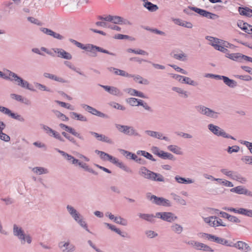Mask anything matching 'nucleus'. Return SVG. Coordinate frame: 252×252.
<instances>
[{"label": "nucleus", "instance_id": "f257e3e1", "mask_svg": "<svg viewBox=\"0 0 252 252\" xmlns=\"http://www.w3.org/2000/svg\"><path fill=\"white\" fill-rule=\"evenodd\" d=\"M138 173L143 178L152 181L161 182L165 181L164 178L162 175L152 171L144 166L139 169Z\"/></svg>", "mask_w": 252, "mask_h": 252}, {"label": "nucleus", "instance_id": "f03ea898", "mask_svg": "<svg viewBox=\"0 0 252 252\" xmlns=\"http://www.w3.org/2000/svg\"><path fill=\"white\" fill-rule=\"evenodd\" d=\"M190 10L194 11V12L199 14L200 15L207 18L209 19L215 20L219 17V16L216 14L210 12L205 10L200 9L196 7L189 6L187 8L184 9V11L189 14V10Z\"/></svg>", "mask_w": 252, "mask_h": 252}, {"label": "nucleus", "instance_id": "7ed1b4c3", "mask_svg": "<svg viewBox=\"0 0 252 252\" xmlns=\"http://www.w3.org/2000/svg\"><path fill=\"white\" fill-rule=\"evenodd\" d=\"M195 108L201 115H205L207 117L213 119H217L218 118L219 113L215 112L212 109L204 105H198L195 107Z\"/></svg>", "mask_w": 252, "mask_h": 252}, {"label": "nucleus", "instance_id": "20e7f679", "mask_svg": "<svg viewBox=\"0 0 252 252\" xmlns=\"http://www.w3.org/2000/svg\"><path fill=\"white\" fill-rule=\"evenodd\" d=\"M115 127L119 132L129 136H140L138 132L133 126L115 124Z\"/></svg>", "mask_w": 252, "mask_h": 252}, {"label": "nucleus", "instance_id": "39448f33", "mask_svg": "<svg viewBox=\"0 0 252 252\" xmlns=\"http://www.w3.org/2000/svg\"><path fill=\"white\" fill-rule=\"evenodd\" d=\"M208 128L211 132L218 136H222L224 138L235 140L233 136L227 134L224 130L218 126L210 124L208 125Z\"/></svg>", "mask_w": 252, "mask_h": 252}, {"label": "nucleus", "instance_id": "423d86ee", "mask_svg": "<svg viewBox=\"0 0 252 252\" xmlns=\"http://www.w3.org/2000/svg\"><path fill=\"white\" fill-rule=\"evenodd\" d=\"M220 172L223 174L229 177L230 179L240 182L241 183H244L247 181L245 178L242 177L236 172L228 170L227 169L224 168L220 169Z\"/></svg>", "mask_w": 252, "mask_h": 252}, {"label": "nucleus", "instance_id": "0eeeda50", "mask_svg": "<svg viewBox=\"0 0 252 252\" xmlns=\"http://www.w3.org/2000/svg\"><path fill=\"white\" fill-rule=\"evenodd\" d=\"M148 198L152 202L157 205L163 206L164 207H170L171 204L170 201L161 197H158L155 195H147Z\"/></svg>", "mask_w": 252, "mask_h": 252}, {"label": "nucleus", "instance_id": "6e6552de", "mask_svg": "<svg viewBox=\"0 0 252 252\" xmlns=\"http://www.w3.org/2000/svg\"><path fill=\"white\" fill-rule=\"evenodd\" d=\"M83 49L85 50L88 52H91L92 53V56L93 57L96 56V54L95 52V51L107 54L114 56H116V54L110 52L108 50L104 49L98 46L94 45L93 44H88L86 46H84V48H83Z\"/></svg>", "mask_w": 252, "mask_h": 252}, {"label": "nucleus", "instance_id": "1a4fd4ad", "mask_svg": "<svg viewBox=\"0 0 252 252\" xmlns=\"http://www.w3.org/2000/svg\"><path fill=\"white\" fill-rule=\"evenodd\" d=\"M155 217L169 222H172L178 219L172 212H158L156 213Z\"/></svg>", "mask_w": 252, "mask_h": 252}, {"label": "nucleus", "instance_id": "9d476101", "mask_svg": "<svg viewBox=\"0 0 252 252\" xmlns=\"http://www.w3.org/2000/svg\"><path fill=\"white\" fill-rule=\"evenodd\" d=\"M56 150L58 153L61 154L63 158L69 163L72 164H74L76 166L78 165L79 167H81L83 162L80 161L79 160L76 159L74 157L64 151H61L59 149H56Z\"/></svg>", "mask_w": 252, "mask_h": 252}, {"label": "nucleus", "instance_id": "9b49d317", "mask_svg": "<svg viewBox=\"0 0 252 252\" xmlns=\"http://www.w3.org/2000/svg\"><path fill=\"white\" fill-rule=\"evenodd\" d=\"M58 247L62 252H74L76 249L75 246L69 240L60 242Z\"/></svg>", "mask_w": 252, "mask_h": 252}, {"label": "nucleus", "instance_id": "f8f14e48", "mask_svg": "<svg viewBox=\"0 0 252 252\" xmlns=\"http://www.w3.org/2000/svg\"><path fill=\"white\" fill-rule=\"evenodd\" d=\"M0 112L9 116L14 119L19 121L20 122H24L25 121V118L21 115L12 113L10 109L4 106H0Z\"/></svg>", "mask_w": 252, "mask_h": 252}, {"label": "nucleus", "instance_id": "ddd939ff", "mask_svg": "<svg viewBox=\"0 0 252 252\" xmlns=\"http://www.w3.org/2000/svg\"><path fill=\"white\" fill-rule=\"evenodd\" d=\"M81 106H82V108H83L86 111H87L89 113H91L93 115L98 116L101 118H105V119H108L109 118L107 115L104 114V113L101 112L100 111H98L96 109H95L89 105H88L85 104H83L81 105Z\"/></svg>", "mask_w": 252, "mask_h": 252}, {"label": "nucleus", "instance_id": "4468645a", "mask_svg": "<svg viewBox=\"0 0 252 252\" xmlns=\"http://www.w3.org/2000/svg\"><path fill=\"white\" fill-rule=\"evenodd\" d=\"M228 247L236 248L244 252H248L251 250L250 247L247 243L242 241H238L236 243L230 241Z\"/></svg>", "mask_w": 252, "mask_h": 252}, {"label": "nucleus", "instance_id": "2eb2a0df", "mask_svg": "<svg viewBox=\"0 0 252 252\" xmlns=\"http://www.w3.org/2000/svg\"><path fill=\"white\" fill-rule=\"evenodd\" d=\"M230 191L239 194H244L252 197V192L241 186L231 189Z\"/></svg>", "mask_w": 252, "mask_h": 252}, {"label": "nucleus", "instance_id": "dca6fc26", "mask_svg": "<svg viewBox=\"0 0 252 252\" xmlns=\"http://www.w3.org/2000/svg\"><path fill=\"white\" fill-rule=\"evenodd\" d=\"M90 133L99 141L106 142L110 144H113L114 143L111 139L103 134H99L93 131H90Z\"/></svg>", "mask_w": 252, "mask_h": 252}, {"label": "nucleus", "instance_id": "f3484780", "mask_svg": "<svg viewBox=\"0 0 252 252\" xmlns=\"http://www.w3.org/2000/svg\"><path fill=\"white\" fill-rule=\"evenodd\" d=\"M59 126L62 128H63L65 130H66V131L70 133L71 134H72V135H73L74 136L77 137V138H78L79 139L81 140H84V137L81 135L79 133L76 132L75 131V130L70 127V126H68L63 124H60L59 125Z\"/></svg>", "mask_w": 252, "mask_h": 252}, {"label": "nucleus", "instance_id": "a211bd4d", "mask_svg": "<svg viewBox=\"0 0 252 252\" xmlns=\"http://www.w3.org/2000/svg\"><path fill=\"white\" fill-rule=\"evenodd\" d=\"M52 50L56 53L58 54V57L63 58L66 60H71L72 59L71 55L61 48H53Z\"/></svg>", "mask_w": 252, "mask_h": 252}, {"label": "nucleus", "instance_id": "6ab92c4d", "mask_svg": "<svg viewBox=\"0 0 252 252\" xmlns=\"http://www.w3.org/2000/svg\"><path fill=\"white\" fill-rule=\"evenodd\" d=\"M100 86L103 88L106 92L112 95L117 96L122 95V93L121 92L118 88L115 87L104 86L102 85H100Z\"/></svg>", "mask_w": 252, "mask_h": 252}, {"label": "nucleus", "instance_id": "aec40b11", "mask_svg": "<svg viewBox=\"0 0 252 252\" xmlns=\"http://www.w3.org/2000/svg\"><path fill=\"white\" fill-rule=\"evenodd\" d=\"M209 236L211 238L210 240L211 241L215 242L219 244H221L228 247L229 246L230 241L226 240L224 238L220 237L212 234V236Z\"/></svg>", "mask_w": 252, "mask_h": 252}, {"label": "nucleus", "instance_id": "412c9836", "mask_svg": "<svg viewBox=\"0 0 252 252\" xmlns=\"http://www.w3.org/2000/svg\"><path fill=\"white\" fill-rule=\"evenodd\" d=\"M145 133L149 136L154 138L162 139L167 141H169L168 137L166 136H162V134L158 132L152 130H146Z\"/></svg>", "mask_w": 252, "mask_h": 252}, {"label": "nucleus", "instance_id": "4be33fe9", "mask_svg": "<svg viewBox=\"0 0 252 252\" xmlns=\"http://www.w3.org/2000/svg\"><path fill=\"white\" fill-rule=\"evenodd\" d=\"M7 73L9 75L10 78H8V80H9L11 81H15L17 84L20 86V84H21L22 82L23 79L20 77L18 76L16 73L13 72L10 70H7Z\"/></svg>", "mask_w": 252, "mask_h": 252}, {"label": "nucleus", "instance_id": "5701e85b", "mask_svg": "<svg viewBox=\"0 0 252 252\" xmlns=\"http://www.w3.org/2000/svg\"><path fill=\"white\" fill-rule=\"evenodd\" d=\"M95 25L97 26H100L103 28H108L109 29H111L113 30H115L117 31H121V28L118 26L116 25H110L108 24L105 22L101 21V22H97L95 23Z\"/></svg>", "mask_w": 252, "mask_h": 252}, {"label": "nucleus", "instance_id": "b1692460", "mask_svg": "<svg viewBox=\"0 0 252 252\" xmlns=\"http://www.w3.org/2000/svg\"><path fill=\"white\" fill-rule=\"evenodd\" d=\"M10 95L11 98L14 99L18 101H20L27 105H29L31 104V102L29 100H28L26 98L23 97L21 95L16 94H11Z\"/></svg>", "mask_w": 252, "mask_h": 252}, {"label": "nucleus", "instance_id": "393cba45", "mask_svg": "<svg viewBox=\"0 0 252 252\" xmlns=\"http://www.w3.org/2000/svg\"><path fill=\"white\" fill-rule=\"evenodd\" d=\"M66 210L70 216L74 220L81 214L71 205H67Z\"/></svg>", "mask_w": 252, "mask_h": 252}, {"label": "nucleus", "instance_id": "a878e982", "mask_svg": "<svg viewBox=\"0 0 252 252\" xmlns=\"http://www.w3.org/2000/svg\"><path fill=\"white\" fill-rule=\"evenodd\" d=\"M104 224L106 225L109 229L115 232L118 234L120 235L123 237H126L127 235V234L126 232H122L120 229L116 227V226L114 225H112L110 223H108L107 222H104Z\"/></svg>", "mask_w": 252, "mask_h": 252}, {"label": "nucleus", "instance_id": "bb28decb", "mask_svg": "<svg viewBox=\"0 0 252 252\" xmlns=\"http://www.w3.org/2000/svg\"><path fill=\"white\" fill-rule=\"evenodd\" d=\"M204 222L208 224L210 226L213 227H217V224L216 223L217 216H210L209 217L203 218Z\"/></svg>", "mask_w": 252, "mask_h": 252}, {"label": "nucleus", "instance_id": "cd10ccee", "mask_svg": "<svg viewBox=\"0 0 252 252\" xmlns=\"http://www.w3.org/2000/svg\"><path fill=\"white\" fill-rule=\"evenodd\" d=\"M25 233L24 230L23 228L16 224H14L13 227V233L14 236H16L17 238H19L21 235H23Z\"/></svg>", "mask_w": 252, "mask_h": 252}, {"label": "nucleus", "instance_id": "c85d7f7f", "mask_svg": "<svg viewBox=\"0 0 252 252\" xmlns=\"http://www.w3.org/2000/svg\"><path fill=\"white\" fill-rule=\"evenodd\" d=\"M226 57L236 62H242V54L240 53L227 54Z\"/></svg>", "mask_w": 252, "mask_h": 252}, {"label": "nucleus", "instance_id": "c756f323", "mask_svg": "<svg viewBox=\"0 0 252 252\" xmlns=\"http://www.w3.org/2000/svg\"><path fill=\"white\" fill-rule=\"evenodd\" d=\"M21 244L24 245L26 243H27L28 244H30L32 243V239L31 236L29 234H26L24 233L21 235L19 238H18Z\"/></svg>", "mask_w": 252, "mask_h": 252}, {"label": "nucleus", "instance_id": "7c9ffc66", "mask_svg": "<svg viewBox=\"0 0 252 252\" xmlns=\"http://www.w3.org/2000/svg\"><path fill=\"white\" fill-rule=\"evenodd\" d=\"M172 89L173 91H175V92H177V93H178L179 94H180V96L182 97L186 98L189 97V92H188L186 91H185L184 89H183L181 88L174 87L172 88Z\"/></svg>", "mask_w": 252, "mask_h": 252}, {"label": "nucleus", "instance_id": "2f4dec72", "mask_svg": "<svg viewBox=\"0 0 252 252\" xmlns=\"http://www.w3.org/2000/svg\"><path fill=\"white\" fill-rule=\"evenodd\" d=\"M70 117L72 119L80 121L82 122H87V118L82 114H78L76 112H72L70 113Z\"/></svg>", "mask_w": 252, "mask_h": 252}, {"label": "nucleus", "instance_id": "473e14b6", "mask_svg": "<svg viewBox=\"0 0 252 252\" xmlns=\"http://www.w3.org/2000/svg\"><path fill=\"white\" fill-rule=\"evenodd\" d=\"M143 6L145 8H146L149 11L151 12L156 11L158 8V6L157 5L154 4L151 2L148 1L147 0L144 2Z\"/></svg>", "mask_w": 252, "mask_h": 252}, {"label": "nucleus", "instance_id": "72a5a7b5", "mask_svg": "<svg viewBox=\"0 0 252 252\" xmlns=\"http://www.w3.org/2000/svg\"><path fill=\"white\" fill-rule=\"evenodd\" d=\"M129 77L133 78L135 81L138 82L139 84L148 85L149 84V81L146 79L143 78L141 76L137 75H133L131 74V76Z\"/></svg>", "mask_w": 252, "mask_h": 252}, {"label": "nucleus", "instance_id": "f704fd0d", "mask_svg": "<svg viewBox=\"0 0 252 252\" xmlns=\"http://www.w3.org/2000/svg\"><path fill=\"white\" fill-rule=\"evenodd\" d=\"M74 220L77 222L81 227L86 229L88 232H90L88 228L87 224L85 221L84 220L83 217L80 215L78 218L74 219Z\"/></svg>", "mask_w": 252, "mask_h": 252}, {"label": "nucleus", "instance_id": "c9c22d12", "mask_svg": "<svg viewBox=\"0 0 252 252\" xmlns=\"http://www.w3.org/2000/svg\"><path fill=\"white\" fill-rule=\"evenodd\" d=\"M223 82L226 85L231 88H234L237 85L236 81L234 80L230 79L226 76L223 78Z\"/></svg>", "mask_w": 252, "mask_h": 252}, {"label": "nucleus", "instance_id": "e433bc0d", "mask_svg": "<svg viewBox=\"0 0 252 252\" xmlns=\"http://www.w3.org/2000/svg\"><path fill=\"white\" fill-rule=\"evenodd\" d=\"M120 153L124 156H125L127 158L131 159L134 160L137 158V156L134 154H133L130 152L127 151L120 149Z\"/></svg>", "mask_w": 252, "mask_h": 252}, {"label": "nucleus", "instance_id": "4c0bfd02", "mask_svg": "<svg viewBox=\"0 0 252 252\" xmlns=\"http://www.w3.org/2000/svg\"><path fill=\"white\" fill-rule=\"evenodd\" d=\"M196 249L197 250H202L205 252H214V250L210 246L200 242H198L197 247H196Z\"/></svg>", "mask_w": 252, "mask_h": 252}, {"label": "nucleus", "instance_id": "58836bf2", "mask_svg": "<svg viewBox=\"0 0 252 252\" xmlns=\"http://www.w3.org/2000/svg\"><path fill=\"white\" fill-rule=\"evenodd\" d=\"M238 214L252 218V210L251 209L239 208L238 209Z\"/></svg>", "mask_w": 252, "mask_h": 252}, {"label": "nucleus", "instance_id": "ea45409f", "mask_svg": "<svg viewBox=\"0 0 252 252\" xmlns=\"http://www.w3.org/2000/svg\"><path fill=\"white\" fill-rule=\"evenodd\" d=\"M171 229L173 232L180 234L183 231V227L180 224L178 223H174L171 226Z\"/></svg>", "mask_w": 252, "mask_h": 252}, {"label": "nucleus", "instance_id": "a19ab883", "mask_svg": "<svg viewBox=\"0 0 252 252\" xmlns=\"http://www.w3.org/2000/svg\"><path fill=\"white\" fill-rule=\"evenodd\" d=\"M43 76L45 78H49L52 80H55L60 82H64V80L61 77H57V76L53 75L52 74H50L49 73L45 72L43 74Z\"/></svg>", "mask_w": 252, "mask_h": 252}, {"label": "nucleus", "instance_id": "79ce46f5", "mask_svg": "<svg viewBox=\"0 0 252 252\" xmlns=\"http://www.w3.org/2000/svg\"><path fill=\"white\" fill-rule=\"evenodd\" d=\"M32 171L35 174L41 175L43 174H47L49 171L47 169L42 167H35L32 168Z\"/></svg>", "mask_w": 252, "mask_h": 252}, {"label": "nucleus", "instance_id": "37998d69", "mask_svg": "<svg viewBox=\"0 0 252 252\" xmlns=\"http://www.w3.org/2000/svg\"><path fill=\"white\" fill-rule=\"evenodd\" d=\"M160 153L161 154L159 156V158L163 159H168L172 160H175V158H174V156L172 154L169 153L165 152L163 151H161Z\"/></svg>", "mask_w": 252, "mask_h": 252}, {"label": "nucleus", "instance_id": "c03bdc74", "mask_svg": "<svg viewBox=\"0 0 252 252\" xmlns=\"http://www.w3.org/2000/svg\"><path fill=\"white\" fill-rule=\"evenodd\" d=\"M171 195L173 199L180 204L184 206L187 205V203L185 200L182 198L180 196L177 195L174 193H171Z\"/></svg>", "mask_w": 252, "mask_h": 252}, {"label": "nucleus", "instance_id": "a18cd8bd", "mask_svg": "<svg viewBox=\"0 0 252 252\" xmlns=\"http://www.w3.org/2000/svg\"><path fill=\"white\" fill-rule=\"evenodd\" d=\"M251 9L248 7H239V13L242 15H245L248 17L252 16V12H250Z\"/></svg>", "mask_w": 252, "mask_h": 252}, {"label": "nucleus", "instance_id": "49530a36", "mask_svg": "<svg viewBox=\"0 0 252 252\" xmlns=\"http://www.w3.org/2000/svg\"><path fill=\"white\" fill-rule=\"evenodd\" d=\"M176 181L180 184H191L193 183L192 180L189 178H184L179 176H176L175 177Z\"/></svg>", "mask_w": 252, "mask_h": 252}, {"label": "nucleus", "instance_id": "de8ad7c7", "mask_svg": "<svg viewBox=\"0 0 252 252\" xmlns=\"http://www.w3.org/2000/svg\"><path fill=\"white\" fill-rule=\"evenodd\" d=\"M138 216L140 218L144 219L146 220L150 221V222L154 221V218L155 217V216H154L153 215H152V214H142V213H139L138 214Z\"/></svg>", "mask_w": 252, "mask_h": 252}, {"label": "nucleus", "instance_id": "09e8293b", "mask_svg": "<svg viewBox=\"0 0 252 252\" xmlns=\"http://www.w3.org/2000/svg\"><path fill=\"white\" fill-rule=\"evenodd\" d=\"M167 149L176 154L181 155L182 154L181 148L176 145H169L167 147Z\"/></svg>", "mask_w": 252, "mask_h": 252}, {"label": "nucleus", "instance_id": "8fccbe9b", "mask_svg": "<svg viewBox=\"0 0 252 252\" xmlns=\"http://www.w3.org/2000/svg\"><path fill=\"white\" fill-rule=\"evenodd\" d=\"M225 46H226V43L223 42L222 44H221V42H220L218 45H216V48L215 49L225 53L226 55L227 54H228L229 51L224 47Z\"/></svg>", "mask_w": 252, "mask_h": 252}, {"label": "nucleus", "instance_id": "3c124183", "mask_svg": "<svg viewBox=\"0 0 252 252\" xmlns=\"http://www.w3.org/2000/svg\"><path fill=\"white\" fill-rule=\"evenodd\" d=\"M206 39L209 40L211 42V45L215 48H216V45H218L220 42H222V41H220V39L217 38H215L212 36H207Z\"/></svg>", "mask_w": 252, "mask_h": 252}, {"label": "nucleus", "instance_id": "603ef678", "mask_svg": "<svg viewBox=\"0 0 252 252\" xmlns=\"http://www.w3.org/2000/svg\"><path fill=\"white\" fill-rule=\"evenodd\" d=\"M114 221L118 224H120L124 226H126L127 224L126 220L120 216L115 217Z\"/></svg>", "mask_w": 252, "mask_h": 252}, {"label": "nucleus", "instance_id": "864d4df0", "mask_svg": "<svg viewBox=\"0 0 252 252\" xmlns=\"http://www.w3.org/2000/svg\"><path fill=\"white\" fill-rule=\"evenodd\" d=\"M116 165L127 173H132V170L130 168L126 166L125 164H124L122 162L118 161Z\"/></svg>", "mask_w": 252, "mask_h": 252}, {"label": "nucleus", "instance_id": "5fc2aeb1", "mask_svg": "<svg viewBox=\"0 0 252 252\" xmlns=\"http://www.w3.org/2000/svg\"><path fill=\"white\" fill-rule=\"evenodd\" d=\"M182 83H186L190 85L195 86L197 85V83L194 81L191 80L190 78L188 77H183V79L182 81Z\"/></svg>", "mask_w": 252, "mask_h": 252}, {"label": "nucleus", "instance_id": "6e6d98bb", "mask_svg": "<svg viewBox=\"0 0 252 252\" xmlns=\"http://www.w3.org/2000/svg\"><path fill=\"white\" fill-rule=\"evenodd\" d=\"M20 87L23 88L27 89L31 91H35V90L32 87V85L27 81L24 79L22 80V82L20 84Z\"/></svg>", "mask_w": 252, "mask_h": 252}, {"label": "nucleus", "instance_id": "4d7b16f0", "mask_svg": "<svg viewBox=\"0 0 252 252\" xmlns=\"http://www.w3.org/2000/svg\"><path fill=\"white\" fill-rule=\"evenodd\" d=\"M114 73L116 75H120L123 77H129L130 76H131V74H128L126 71L123 70L117 69L116 68V70L114 71Z\"/></svg>", "mask_w": 252, "mask_h": 252}, {"label": "nucleus", "instance_id": "13d9d810", "mask_svg": "<svg viewBox=\"0 0 252 252\" xmlns=\"http://www.w3.org/2000/svg\"><path fill=\"white\" fill-rule=\"evenodd\" d=\"M55 102L58 104L60 105L62 107L66 108L68 109L71 110H73L74 109V107L69 103H66L65 102H62L59 100H56Z\"/></svg>", "mask_w": 252, "mask_h": 252}, {"label": "nucleus", "instance_id": "bf43d9fd", "mask_svg": "<svg viewBox=\"0 0 252 252\" xmlns=\"http://www.w3.org/2000/svg\"><path fill=\"white\" fill-rule=\"evenodd\" d=\"M173 58L176 60H179V61H185L187 59V55L184 53H180V54H175L173 55Z\"/></svg>", "mask_w": 252, "mask_h": 252}, {"label": "nucleus", "instance_id": "052dcab7", "mask_svg": "<svg viewBox=\"0 0 252 252\" xmlns=\"http://www.w3.org/2000/svg\"><path fill=\"white\" fill-rule=\"evenodd\" d=\"M95 153L99 155L100 158L103 160H107L109 155L104 152L100 151L97 150L95 151Z\"/></svg>", "mask_w": 252, "mask_h": 252}, {"label": "nucleus", "instance_id": "680f3d73", "mask_svg": "<svg viewBox=\"0 0 252 252\" xmlns=\"http://www.w3.org/2000/svg\"><path fill=\"white\" fill-rule=\"evenodd\" d=\"M241 160L246 164L252 165V156H245L242 157Z\"/></svg>", "mask_w": 252, "mask_h": 252}, {"label": "nucleus", "instance_id": "e2e57ef3", "mask_svg": "<svg viewBox=\"0 0 252 252\" xmlns=\"http://www.w3.org/2000/svg\"><path fill=\"white\" fill-rule=\"evenodd\" d=\"M81 168L84 169L87 171H88L89 172L93 173L94 175H97L98 174L96 172L94 171L93 169L90 168L86 163L83 162Z\"/></svg>", "mask_w": 252, "mask_h": 252}, {"label": "nucleus", "instance_id": "0e129e2a", "mask_svg": "<svg viewBox=\"0 0 252 252\" xmlns=\"http://www.w3.org/2000/svg\"><path fill=\"white\" fill-rule=\"evenodd\" d=\"M81 168L84 169L87 171H88L89 172L93 173L94 175H97L98 174L96 172L94 171L93 169L90 168L86 163L83 162Z\"/></svg>", "mask_w": 252, "mask_h": 252}, {"label": "nucleus", "instance_id": "69168bd1", "mask_svg": "<svg viewBox=\"0 0 252 252\" xmlns=\"http://www.w3.org/2000/svg\"><path fill=\"white\" fill-rule=\"evenodd\" d=\"M34 85L35 87L39 90L45 91L47 92H51L50 89L47 88L45 85H43L39 83H35Z\"/></svg>", "mask_w": 252, "mask_h": 252}, {"label": "nucleus", "instance_id": "338daca9", "mask_svg": "<svg viewBox=\"0 0 252 252\" xmlns=\"http://www.w3.org/2000/svg\"><path fill=\"white\" fill-rule=\"evenodd\" d=\"M240 150V147L238 146L234 145L232 147L229 146L227 148V152L229 154H232L233 152L237 153Z\"/></svg>", "mask_w": 252, "mask_h": 252}, {"label": "nucleus", "instance_id": "774afa93", "mask_svg": "<svg viewBox=\"0 0 252 252\" xmlns=\"http://www.w3.org/2000/svg\"><path fill=\"white\" fill-rule=\"evenodd\" d=\"M0 139L5 142H9L10 140V137L7 134L3 133L2 131H0Z\"/></svg>", "mask_w": 252, "mask_h": 252}]
</instances>
